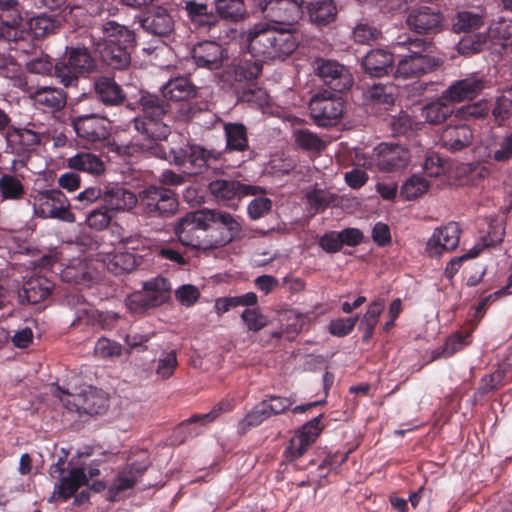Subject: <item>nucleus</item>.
Listing matches in <instances>:
<instances>
[{
  "mask_svg": "<svg viewBox=\"0 0 512 512\" xmlns=\"http://www.w3.org/2000/svg\"><path fill=\"white\" fill-rule=\"evenodd\" d=\"M58 25L59 22L55 17L46 14L32 17L27 22L28 29L34 38H43L54 33Z\"/></svg>",
  "mask_w": 512,
  "mask_h": 512,
  "instance_id": "nucleus-43",
  "label": "nucleus"
},
{
  "mask_svg": "<svg viewBox=\"0 0 512 512\" xmlns=\"http://www.w3.org/2000/svg\"><path fill=\"white\" fill-rule=\"evenodd\" d=\"M153 154L172 161L178 166H182L190 175H197L204 172L211 161L220 158V153L214 150H206L199 145H189L186 148H170L167 153L161 145Z\"/></svg>",
  "mask_w": 512,
  "mask_h": 512,
  "instance_id": "nucleus-4",
  "label": "nucleus"
},
{
  "mask_svg": "<svg viewBox=\"0 0 512 512\" xmlns=\"http://www.w3.org/2000/svg\"><path fill=\"white\" fill-rule=\"evenodd\" d=\"M309 110L318 126H332L340 120L344 111V102L338 95L323 91L311 98Z\"/></svg>",
  "mask_w": 512,
  "mask_h": 512,
  "instance_id": "nucleus-12",
  "label": "nucleus"
},
{
  "mask_svg": "<svg viewBox=\"0 0 512 512\" xmlns=\"http://www.w3.org/2000/svg\"><path fill=\"white\" fill-rule=\"evenodd\" d=\"M102 262L107 270L115 275L130 272L137 265L136 257L129 252L109 253Z\"/></svg>",
  "mask_w": 512,
  "mask_h": 512,
  "instance_id": "nucleus-39",
  "label": "nucleus"
},
{
  "mask_svg": "<svg viewBox=\"0 0 512 512\" xmlns=\"http://www.w3.org/2000/svg\"><path fill=\"white\" fill-rule=\"evenodd\" d=\"M177 366L176 353L171 351L159 359L156 373L162 379H167L174 373Z\"/></svg>",
  "mask_w": 512,
  "mask_h": 512,
  "instance_id": "nucleus-64",
  "label": "nucleus"
},
{
  "mask_svg": "<svg viewBox=\"0 0 512 512\" xmlns=\"http://www.w3.org/2000/svg\"><path fill=\"white\" fill-rule=\"evenodd\" d=\"M88 483V477L83 468H73L69 474L62 478L60 483L55 485L50 501L56 498L67 500L70 498L76 490Z\"/></svg>",
  "mask_w": 512,
  "mask_h": 512,
  "instance_id": "nucleus-35",
  "label": "nucleus"
},
{
  "mask_svg": "<svg viewBox=\"0 0 512 512\" xmlns=\"http://www.w3.org/2000/svg\"><path fill=\"white\" fill-rule=\"evenodd\" d=\"M295 33L288 27L280 28L268 23H257L246 32V42L254 56L284 60L299 44Z\"/></svg>",
  "mask_w": 512,
  "mask_h": 512,
  "instance_id": "nucleus-3",
  "label": "nucleus"
},
{
  "mask_svg": "<svg viewBox=\"0 0 512 512\" xmlns=\"http://www.w3.org/2000/svg\"><path fill=\"white\" fill-rule=\"evenodd\" d=\"M68 167L77 170L86 172L92 175H100L105 170L104 162L95 154L90 152H81L76 155L68 158L67 160Z\"/></svg>",
  "mask_w": 512,
  "mask_h": 512,
  "instance_id": "nucleus-38",
  "label": "nucleus"
},
{
  "mask_svg": "<svg viewBox=\"0 0 512 512\" xmlns=\"http://www.w3.org/2000/svg\"><path fill=\"white\" fill-rule=\"evenodd\" d=\"M54 284L44 276L28 279L18 291L21 305H33L45 300L51 293Z\"/></svg>",
  "mask_w": 512,
  "mask_h": 512,
  "instance_id": "nucleus-26",
  "label": "nucleus"
},
{
  "mask_svg": "<svg viewBox=\"0 0 512 512\" xmlns=\"http://www.w3.org/2000/svg\"><path fill=\"white\" fill-rule=\"evenodd\" d=\"M23 19L14 0H0V39L8 42H14L15 47L10 49L26 52V49L20 43L28 35L21 29Z\"/></svg>",
  "mask_w": 512,
  "mask_h": 512,
  "instance_id": "nucleus-13",
  "label": "nucleus"
},
{
  "mask_svg": "<svg viewBox=\"0 0 512 512\" xmlns=\"http://www.w3.org/2000/svg\"><path fill=\"white\" fill-rule=\"evenodd\" d=\"M488 245H489L488 243H485V244L477 243L467 253H465L461 256L452 258L447 263V266L445 268L446 276L448 278H452L458 272L459 268L461 267V265L464 261L477 257L480 254V252Z\"/></svg>",
  "mask_w": 512,
  "mask_h": 512,
  "instance_id": "nucleus-50",
  "label": "nucleus"
},
{
  "mask_svg": "<svg viewBox=\"0 0 512 512\" xmlns=\"http://www.w3.org/2000/svg\"><path fill=\"white\" fill-rule=\"evenodd\" d=\"M187 17L196 29L210 31L219 25L220 18L216 11L213 12L207 3L194 0L185 1L184 6Z\"/></svg>",
  "mask_w": 512,
  "mask_h": 512,
  "instance_id": "nucleus-28",
  "label": "nucleus"
},
{
  "mask_svg": "<svg viewBox=\"0 0 512 512\" xmlns=\"http://www.w3.org/2000/svg\"><path fill=\"white\" fill-rule=\"evenodd\" d=\"M492 158L497 162H506L512 158V132L496 144Z\"/></svg>",
  "mask_w": 512,
  "mask_h": 512,
  "instance_id": "nucleus-61",
  "label": "nucleus"
},
{
  "mask_svg": "<svg viewBox=\"0 0 512 512\" xmlns=\"http://www.w3.org/2000/svg\"><path fill=\"white\" fill-rule=\"evenodd\" d=\"M112 216L107 207L92 210L86 217V224L95 230H103L108 227Z\"/></svg>",
  "mask_w": 512,
  "mask_h": 512,
  "instance_id": "nucleus-54",
  "label": "nucleus"
},
{
  "mask_svg": "<svg viewBox=\"0 0 512 512\" xmlns=\"http://www.w3.org/2000/svg\"><path fill=\"white\" fill-rule=\"evenodd\" d=\"M406 22L410 29L419 34L437 33L442 26V16L436 8L421 5L409 13Z\"/></svg>",
  "mask_w": 512,
  "mask_h": 512,
  "instance_id": "nucleus-20",
  "label": "nucleus"
},
{
  "mask_svg": "<svg viewBox=\"0 0 512 512\" xmlns=\"http://www.w3.org/2000/svg\"><path fill=\"white\" fill-rule=\"evenodd\" d=\"M232 406H233V404H232L231 401H229V400H222L210 412L205 413V414H200V415H194V416L190 417L188 420H186L185 422H183L180 425L179 429L180 430H185L191 424L199 422V421L205 422V423L212 422L213 420H215L219 416V414L221 412H223V411H230L232 409Z\"/></svg>",
  "mask_w": 512,
  "mask_h": 512,
  "instance_id": "nucleus-49",
  "label": "nucleus"
},
{
  "mask_svg": "<svg viewBox=\"0 0 512 512\" xmlns=\"http://www.w3.org/2000/svg\"><path fill=\"white\" fill-rule=\"evenodd\" d=\"M54 395L68 411H75L80 416L83 414L100 415L108 408L107 397L93 387H88L79 394H71L60 387H56Z\"/></svg>",
  "mask_w": 512,
  "mask_h": 512,
  "instance_id": "nucleus-7",
  "label": "nucleus"
},
{
  "mask_svg": "<svg viewBox=\"0 0 512 512\" xmlns=\"http://www.w3.org/2000/svg\"><path fill=\"white\" fill-rule=\"evenodd\" d=\"M162 95L172 101H186L195 97L196 88L187 78L178 77L162 87Z\"/></svg>",
  "mask_w": 512,
  "mask_h": 512,
  "instance_id": "nucleus-37",
  "label": "nucleus"
},
{
  "mask_svg": "<svg viewBox=\"0 0 512 512\" xmlns=\"http://www.w3.org/2000/svg\"><path fill=\"white\" fill-rule=\"evenodd\" d=\"M296 144L307 151H321L325 147V142L316 134L307 129H300L294 132Z\"/></svg>",
  "mask_w": 512,
  "mask_h": 512,
  "instance_id": "nucleus-47",
  "label": "nucleus"
},
{
  "mask_svg": "<svg viewBox=\"0 0 512 512\" xmlns=\"http://www.w3.org/2000/svg\"><path fill=\"white\" fill-rule=\"evenodd\" d=\"M204 209L186 214L175 225L174 231L179 241L185 245L199 250H214L209 234L205 238L196 235L197 231L208 229Z\"/></svg>",
  "mask_w": 512,
  "mask_h": 512,
  "instance_id": "nucleus-10",
  "label": "nucleus"
},
{
  "mask_svg": "<svg viewBox=\"0 0 512 512\" xmlns=\"http://www.w3.org/2000/svg\"><path fill=\"white\" fill-rule=\"evenodd\" d=\"M136 482V473H134L132 470L122 471L114 480L113 484L111 485L110 491L114 494H118L129 488H132Z\"/></svg>",
  "mask_w": 512,
  "mask_h": 512,
  "instance_id": "nucleus-59",
  "label": "nucleus"
},
{
  "mask_svg": "<svg viewBox=\"0 0 512 512\" xmlns=\"http://www.w3.org/2000/svg\"><path fill=\"white\" fill-rule=\"evenodd\" d=\"M486 87V82L482 77L471 75L452 83L443 91V99L452 103L470 101L476 98Z\"/></svg>",
  "mask_w": 512,
  "mask_h": 512,
  "instance_id": "nucleus-18",
  "label": "nucleus"
},
{
  "mask_svg": "<svg viewBox=\"0 0 512 512\" xmlns=\"http://www.w3.org/2000/svg\"><path fill=\"white\" fill-rule=\"evenodd\" d=\"M429 186V182L424 177L412 175L402 185L400 195L406 200H413L425 194Z\"/></svg>",
  "mask_w": 512,
  "mask_h": 512,
  "instance_id": "nucleus-45",
  "label": "nucleus"
},
{
  "mask_svg": "<svg viewBox=\"0 0 512 512\" xmlns=\"http://www.w3.org/2000/svg\"><path fill=\"white\" fill-rule=\"evenodd\" d=\"M320 417L321 416H317L304 424L290 439L285 450L287 459L292 461L301 457L308 447L316 440L321 432Z\"/></svg>",
  "mask_w": 512,
  "mask_h": 512,
  "instance_id": "nucleus-19",
  "label": "nucleus"
},
{
  "mask_svg": "<svg viewBox=\"0 0 512 512\" xmlns=\"http://www.w3.org/2000/svg\"><path fill=\"white\" fill-rule=\"evenodd\" d=\"M384 301L379 299L372 302L368 308L366 313L363 315L360 324L359 330L363 332V340H369L374 333V329L378 323V318L382 314L384 310Z\"/></svg>",
  "mask_w": 512,
  "mask_h": 512,
  "instance_id": "nucleus-42",
  "label": "nucleus"
},
{
  "mask_svg": "<svg viewBox=\"0 0 512 512\" xmlns=\"http://www.w3.org/2000/svg\"><path fill=\"white\" fill-rule=\"evenodd\" d=\"M466 345L465 338L461 335L455 334L450 336L442 349L433 352L432 360L440 357H450L456 352L460 351Z\"/></svg>",
  "mask_w": 512,
  "mask_h": 512,
  "instance_id": "nucleus-53",
  "label": "nucleus"
},
{
  "mask_svg": "<svg viewBox=\"0 0 512 512\" xmlns=\"http://www.w3.org/2000/svg\"><path fill=\"white\" fill-rule=\"evenodd\" d=\"M309 21L317 27L327 26L337 18L338 8L334 0H313L307 3Z\"/></svg>",
  "mask_w": 512,
  "mask_h": 512,
  "instance_id": "nucleus-31",
  "label": "nucleus"
},
{
  "mask_svg": "<svg viewBox=\"0 0 512 512\" xmlns=\"http://www.w3.org/2000/svg\"><path fill=\"white\" fill-rule=\"evenodd\" d=\"M101 61L112 69L122 70L131 62L130 53L123 46L134 41V33L114 20H94L85 31Z\"/></svg>",
  "mask_w": 512,
  "mask_h": 512,
  "instance_id": "nucleus-1",
  "label": "nucleus"
},
{
  "mask_svg": "<svg viewBox=\"0 0 512 512\" xmlns=\"http://www.w3.org/2000/svg\"><path fill=\"white\" fill-rule=\"evenodd\" d=\"M194 63L201 68L217 70L227 59L226 50L215 41H204L194 46L192 50Z\"/></svg>",
  "mask_w": 512,
  "mask_h": 512,
  "instance_id": "nucleus-21",
  "label": "nucleus"
},
{
  "mask_svg": "<svg viewBox=\"0 0 512 512\" xmlns=\"http://www.w3.org/2000/svg\"><path fill=\"white\" fill-rule=\"evenodd\" d=\"M208 227L210 224L218 225L217 228L209 232L214 249L221 248L235 238H237L242 230V226L237 218L231 214L219 210L204 209Z\"/></svg>",
  "mask_w": 512,
  "mask_h": 512,
  "instance_id": "nucleus-14",
  "label": "nucleus"
},
{
  "mask_svg": "<svg viewBox=\"0 0 512 512\" xmlns=\"http://www.w3.org/2000/svg\"><path fill=\"white\" fill-rule=\"evenodd\" d=\"M409 161L410 154L406 148L381 144L378 147L375 164L381 171L393 172L405 168Z\"/></svg>",
  "mask_w": 512,
  "mask_h": 512,
  "instance_id": "nucleus-23",
  "label": "nucleus"
},
{
  "mask_svg": "<svg viewBox=\"0 0 512 512\" xmlns=\"http://www.w3.org/2000/svg\"><path fill=\"white\" fill-rule=\"evenodd\" d=\"M241 319L247 329L253 332L261 330L268 324L266 316L261 314L257 309H245L241 314Z\"/></svg>",
  "mask_w": 512,
  "mask_h": 512,
  "instance_id": "nucleus-55",
  "label": "nucleus"
},
{
  "mask_svg": "<svg viewBox=\"0 0 512 512\" xmlns=\"http://www.w3.org/2000/svg\"><path fill=\"white\" fill-rule=\"evenodd\" d=\"M453 113L451 103L443 99V93L434 102L422 108L421 116L430 124H440Z\"/></svg>",
  "mask_w": 512,
  "mask_h": 512,
  "instance_id": "nucleus-40",
  "label": "nucleus"
},
{
  "mask_svg": "<svg viewBox=\"0 0 512 512\" xmlns=\"http://www.w3.org/2000/svg\"><path fill=\"white\" fill-rule=\"evenodd\" d=\"M138 104L141 114L134 118L133 125L141 136L139 146L145 151H155L171 132L169 125L164 122L170 105L160 96L147 91L140 92Z\"/></svg>",
  "mask_w": 512,
  "mask_h": 512,
  "instance_id": "nucleus-2",
  "label": "nucleus"
},
{
  "mask_svg": "<svg viewBox=\"0 0 512 512\" xmlns=\"http://www.w3.org/2000/svg\"><path fill=\"white\" fill-rule=\"evenodd\" d=\"M461 229L458 223L449 222L436 228L426 244V251L431 257H441L446 252L455 250L460 241Z\"/></svg>",
  "mask_w": 512,
  "mask_h": 512,
  "instance_id": "nucleus-16",
  "label": "nucleus"
},
{
  "mask_svg": "<svg viewBox=\"0 0 512 512\" xmlns=\"http://www.w3.org/2000/svg\"><path fill=\"white\" fill-rule=\"evenodd\" d=\"M31 204L35 217L56 219L66 223L75 222L70 201L59 189L37 191L31 195Z\"/></svg>",
  "mask_w": 512,
  "mask_h": 512,
  "instance_id": "nucleus-5",
  "label": "nucleus"
},
{
  "mask_svg": "<svg viewBox=\"0 0 512 512\" xmlns=\"http://www.w3.org/2000/svg\"><path fill=\"white\" fill-rule=\"evenodd\" d=\"M380 32L368 24H358L353 31L354 40L361 44H368L378 38Z\"/></svg>",
  "mask_w": 512,
  "mask_h": 512,
  "instance_id": "nucleus-63",
  "label": "nucleus"
},
{
  "mask_svg": "<svg viewBox=\"0 0 512 512\" xmlns=\"http://www.w3.org/2000/svg\"><path fill=\"white\" fill-rule=\"evenodd\" d=\"M103 200L109 211L124 212L132 210L139 197L125 188L116 186L104 192Z\"/></svg>",
  "mask_w": 512,
  "mask_h": 512,
  "instance_id": "nucleus-33",
  "label": "nucleus"
},
{
  "mask_svg": "<svg viewBox=\"0 0 512 512\" xmlns=\"http://www.w3.org/2000/svg\"><path fill=\"white\" fill-rule=\"evenodd\" d=\"M262 71V64L257 60H241L233 65L235 81H250L257 78Z\"/></svg>",
  "mask_w": 512,
  "mask_h": 512,
  "instance_id": "nucleus-46",
  "label": "nucleus"
},
{
  "mask_svg": "<svg viewBox=\"0 0 512 512\" xmlns=\"http://www.w3.org/2000/svg\"><path fill=\"white\" fill-rule=\"evenodd\" d=\"M393 55L383 49L369 51L362 60L364 71L373 77H382L392 70Z\"/></svg>",
  "mask_w": 512,
  "mask_h": 512,
  "instance_id": "nucleus-32",
  "label": "nucleus"
},
{
  "mask_svg": "<svg viewBox=\"0 0 512 512\" xmlns=\"http://www.w3.org/2000/svg\"><path fill=\"white\" fill-rule=\"evenodd\" d=\"M209 190L218 200L228 201L247 195H255L261 191V188L242 184L236 180L218 179L209 184Z\"/></svg>",
  "mask_w": 512,
  "mask_h": 512,
  "instance_id": "nucleus-25",
  "label": "nucleus"
},
{
  "mask_svg": "<svg viewBox=\"0 0 512 512\" xmlns=\"http://www.w3.org/2000/svg\"><path fill=\"white\" fill-rule=\"evenodd\" d=\"M484 24L483 18L477 13L469 11L459 12L457 19L454 23V30L456 32H473Z\"/></svg>",
  "mask_w": 512,
  "mask_h": 512,
  "instance_id": "nucleus-48",
  "label": "nucleus"
},
{
  "mask_svg": "<svg viewBox=\"0 0 512 512\" xmlns=\"http://www.w3.org/2000/svg\"><path fill=\"white\" fill-rule=\"evenodd\" d=\"M214 9L220 18L230 23H237L248 16L244 0H214Z\"/></svg>",
  "mask_w": 512,
  "mask_h": 512,
  "instance_id": "nucleus-36",
  "label": "nucleus"
},
{
  "mask_svg": "<svg viewBox=\"0 0 512 512\" xmlns=\"http://www.w3.org/2000/svg\"><path fill=\"white\" fill-rule=\"evenodd\" d=\"M142 28L157 36L169 35L174 30V19L164 7L158 6L148 11L141 19Z\"/></svg>",
  "mask_w": 512,
  "mask_h": 512,
  "instance_id": "nucleus-27",
  "label": "nucleus"
},
{
  "mask_svg": "<svg viewBox=\"0 0 512 512\" xmlns=\"http://www.w3.org/2000/svg\"><path fill=\"white\" fill-rule=\"evenodd\" d=\"M226 148L230 151H244L248 148L246 127L241 123H226L224 125Z\"/></svg>",
  "mask_w": 512,
  "mask_h": 512,
  "instance_id": "nucleus-41",
  "label": "nucleus"
},
{
  "mask_svg": "<svg viewBox=\"0 0 512 512\" xmlns=\"http://www.w3.org/2000/svg\"><path fill=\"white\" fill-rule=\"evenodd\" d=\"M40 131H34L29 128H10L5 134L6 152L21 155L24 152L32 150L40 143Z\"/></svg>",
  "mask_w": 512,
  "mask_h": 512,
  "instance_id": "nucleus-24",
  "label": "nucleus"
},
{
  "mask_svg": "<svg viewBox=\"0 0 512 512\" xmlns=\"http://www.w3.org/2000/svg\"><path fill=\"white\" fill-rule=\"evenodd\" d=\"M314 70L322 81L337 92L348 90L353 84V77L349 70L336 61L318 59Z\"/></svg>",
  "mask_w": 512,
  "mask_h": 512,
  "instance_id": "nucleus-15",
  "label": "nucleus"
},
{
  "mask_svg": "<svg viewBox=\"0 0 512 512\" xmlns=\"http://www.w3.org/2000/svg\"><path fill=\"white\" fill-rule=\"evenodd\" d=\"M512 107V86L505 89L502 95L497 99L496 106L492 110V115L496 121H502L509 115Z\"/></svg>",
  "mask_w": 512,
  "mask_h": 512,
  "instance_id": "nucleus-56",
  "label": "nucleus"
},
{
  "mask_svg": "<svg viewBox=\"0 0 512 512\" xmlns=\"http://www.w3.org/2000/svg\"><path fill=\"white\" fill-rule=\"evenodd\" d=\"M97 98L107 106H119L126 100L122 87L111 77L101 76L94 81Z\"/></svg>",
  "mask_w": 512,
  "mask_h": 512,
  "instance_id": "nucleus-29",
  "label": "nucleus"
},
{
  "mask_svg": "<svg viewBox=\"0 0 512 512\" xmlns=\"http://www.w3.org/2000/svg\"><path fill=\"white\" fill-rule=\"evenodd\" d=\"M25 193L21 180L11 174H3L0 177V194L5 200H18Z\"/></svg>",
  "mask_w": 512,
  "mask_h": 512,
  "instance_id": "nucleus-44",
  "label": "nucleus"
},
{
  "mask_svg": "<svg viewBox=\"0 0 512 512\" xmlns=\"http://www.w3.org/2000/svg\"><path fill=\"white\" fill-rule=\"evenodd\" d=\"M139 203L149 217H168L178 208L175 193L167 188L150 186L139 194Z\"/></svg>",
  "mask_w": 512,
  "mask_h": 512,
  "instance_id": "nucleus-11",
  "label": "nucleus"
},
{
  "mask_svg": "<svg viewBox=\"0 0 512 512\" xmlns=\"http://www.w3.org/2000/svg\"><path fill=\"white\" fill-rule=\"evenodd\" d=\"M199 290L190 284H185L176 289L175 297L184 306H192L199 298Z\"/></svg>",
  "mask_w": 512,
  "mask_h": 512,
  "instance_id": "nucleus-62",
  "label": "nucleus"
},
{
  "mask_svg": "<svg viewBox=\"0 0 512 512\" xmlns=\"http://www.w3.org/2000/svg\"><path fill=\"white\" fill-rule=\"evenodd\" d=\"M303 0H264L259 3L266 23L296 32L295 24L303 15Z\"/></svg>",
  "mask_w": 512,
  "mask_h": 512,
  "instance_id": "nucleus-9",
  "label": "nucleus"
},
{
  "mask_svg": "<svg viewBox=\"0 0 512 512\" xmlns=\"http://www.w3.org/2000/svg\"><path fill=\"white\" fill-rule=\"evenodd\" d=\"M490 107L487 101H479L467 106L461 107L457 111V116L459 118L469 120V119H481L486 117L489 114Z\"/></svg>",
  "mask_w": 512,
  "mask_h": 512,
  "instance_id": "nucleus-52",
  "label": "nucleus"
},
{
  "mask_svg": "<svg viewBox=\"0 0 512 512\" xmlns=\"http://www.w3.org/2000/svg\"><path fill=\"white\" fill-rule=\"evenodd\" d=\"M423 169L430 177H437L446 171V162L438 154L431 153L426 156Z\"/></svg>",
  "mask_w": 512,
  "mask_h": 512,
  "instance_id": "nucleus-58",
  "label": "nucleus"
},
{
  "mask_svg": "<svg viewBox=\"0 0 512 512\" xmlns=\"http://www.w3.org/2000/svg\"><path fill=\"white\" fill-rule=\"evenodd\" d=\"M392 86L375 85L369 91V97L378 104L391 105L394 103Z\"/></svg>",
  "mask_w": 512,
  "mask_h": 512,
  "instance_id": "nucleus-60",
  "label": "nucleus"
},
{
  "mask_svg": "<svg viewBox=\"0 0 512 512\" xmlns=\"http://www.w3.org/2000/svg\"><path fill=\"white\" fill-rule=\"evenodd\" d=\"M94 352L102 359H110L121 355L122 346L116 341L100 338L95 344Z\"/></svg>",
  "mask_w": 512,
  "mask_h": 512,
  "instance_id": "nucleus-51",
  "label": "nucleus"
},
{
  "mask_svg": "<svg viewBox=\"0 0 512 512\" xmlns=\"http://www.w3.org/2000/svg\"><path fill=\"white\" fill-rule=\"evenodd\" d=\"M357 319V317H350L333 320L328 326V331L334 336L344 337L354 329Z\"/></svg>",
  "mask_w": 512,
  "mask_h": 512,
  "instance_id": "nucleus-57",
  "label": "nucleus"
},
{
  "mask_svg": "<svg viewBox=\"0 0 512 512\" xmlns=\"http://www.w3.org/2000/svg\"><path fill=\"white\" fill-rule=\"evenodd\" d=\"M31 98L34 105L43 111H58L66 104V94L63 90L53 87H41L36 89Z\"/></svg>",
  "mask_w": 512,
  "mask_h": 512,
  "instance_id": "nucleus-34",
  "label": "nucleus"
},
{
  "mask_svg": "<svg viewBox=\"0 0 512 512\" xmlns=\"http://www.w3.org/2000/svg\"><path fill=\"white\" fill-rule=\"evenodd\" d=\"M72 125L80 138L89 142H99L110 135V122L97 114H80L72 118Z\"/></svg>",
  "mask_w": 512,
  "mask_h": 512,
  "instance_id": "nucleus-17",
  "label": "nucleus"
},
{
  "mask_svg": "<svg viewBox=\"0 0 512 512\" xmlns=\"http://www.w3.org/2000/svg\"><path fill=\"white\" fill-rule=\"evenodd\" d=\"M172 286L168 279L157 276L143 284V292L134 293L127 298L126 306L132 313L140 314L158 307L170 299Z\"/></svg>",
  "mask_w": 512,
  "mask_h": 512,
  "instance_id": "nucleus-8",
  "label": "nucleus"
},
{
  "mask_svg": "<svg viewBox=\"0 0 512 512\" xmlns=\"http://www.w3.org/2000/svg\"><path fill=\"white\" fill-rule=\"evenodd\" d=\"M437 65L436 60L425 54H420L419 50H413V54L405 55L399 62L395 71L396 78L419 77Z\"/></svg>",
  "mask_w": 512,
  "mask_h": 512,
  "instance_id": "nucleus-22",
  "label": "nucleus"
},
{
  "mask_svg": "<svg viewBox=\"0 0 512 512\" xmlns=\"http://www.w3.org/2000/svg\"><path fill=\"white\" fill-rule=\"evenodd\" d=\"M472 138L473 133L469 126L465 124L449 125L443 129L440 143L447 150L455 152L469 146Z\"/></svg>",
  "mask_w": 512,
  "mask_h": 512,
  "instance_id": "nucleus-30",
  "label": "nucleus"
},
{
  "mask_svg": "<svg viewBox=\"0 0 512 512\" xmlns=\"http://www.w3.org/2000/svg\"><path fill=\"white\" fill-rule=\"evenodd\" d=\"M95 69V61L86 47L66 48V58L54 66V75L64 86H76L80 76Z\"/></svg>",
  "mask_w": 512,
  "mask_h": 512,
  "instance_id": "nucleus-6",
  "label": "nucleus"
}]
</instances>
